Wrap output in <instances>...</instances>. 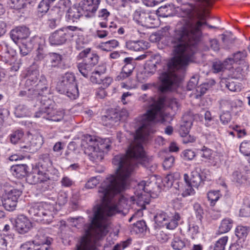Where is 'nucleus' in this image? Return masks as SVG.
Segmentation results:
<instances>
[{"label": "nucleus", "instance_id": "a211bd4d", "mask_svg": "<svg viewBox=\"0 0 250 250\" xmlns=\"http://www.w3.org/2000/svg\"><path fill=\"white\" fill-rule=\"evenodd\" d=\"M80 9L83 11L87 12L86 16L91 17L97 11L98 5L89 0H83L79 4Z\"/></svg>", "mask_w": 250, "mask_h": 250}, {"label": "nucleus", "instance_id": "aec40b11", "mask_svg": "<svg viewBox=\"0 0 250 250\" xmlns=\"http://www.w3.org/2000/svg\"><path fill=\"white\" fill-rule=\"evenodd\" d=\"M102 120L104 122V125L111 127L118 125L120 120L119 113L114 111L110 112L107 115L102 117Z\"/></svg>", "mask_w": 250, "mask_h": 250}, {"label": "nucleus", "instance_id": "49530a36", "mask_svg": "<svg viewBox=\"0 0 250 250\" xmlns=\"http://www.w3.org/2000/svg\"><path fill=\"white\" fill-rule=\"evenodd\" d=\"M23 132L21 130H17L13 131L9 136L10 140L13 144H17L22 137Z\"/></svg>", "mask_w": 250, "mask_h": 250}, {"label": "nucleus", "instance_id": "412c9836", "mask_svg": "<svg viewBox=\"0 0 250 250\" xmlns=\"http://www.w3.org/2000/svg\"><path fill=\"white\" fill-rule=\"evenodd\" d=\"M247 178L248 176L246 173L239 169L234 171L231 175L232 181L237 186H239L245 184L247 182Z\"/></svg>", "mask_w": 250, "mask_h": 250}, {"label": "nucleus", "instance_id": "bf43d9fd", "mask_svg": "<svg viewBox=\"0 0 250 250\" xmlns=\"http://www.w3.org/2000/svg\"><path fill=\"white\" fill-rule=\"evenodd\" d=\"M201 151L202 152L201 154V157L204 159L205 161L210 160L211 159L212 154V151L211 149L204 146Z\"/></svg>", "mask_w": 250, "mask_h": 250}, {"label": "nucleus", "instance_id": "79ce46f5", "mask_svg": "<svg viewBox=\"0 0 250 250\" xmlns=\"http://www.w3.org/2000/svg\"><path fill=\"white\" fill-rule=\"evenodd\" d=\"M171 245L175 250H182L186 247V242L179 237H175L173 239Z\"/></svg>", "mask_w": 250, "mask_h": 250}, {"label": "nucleus", "instance_id": "4c0bfd02", "mask_svg": "<svg viewBox=\"0 0 250 250\" xmlns=\"http://www.w3.org/2000/svg\"><path fill=\"white\" fill-rule=\"evenodd\" d=\"M237 104H241L240 100L223 101L220 103V109L223 111L224 110H230L233 107H236Z\"/></svg>", "mask_w": 250, "mask_h": 250}, {"label": "nucleus", "instance_id": "2eb2a0df", "mask_svg": "<svg viewBox=\"0 0 250 250\" xmlns=\"http://www.w3.org/2000/svg\"><path fill=\"white\" fill-rule=\"evenodd\" d=\"M135 199L134 200L138 206L140 207L139 210L146 208V205L148 204L150 200V195L148 191H144L141 192L135 191Z\"/></svg>", "mask_w": 250, "mask_h": 250}, {"label": "nucleus", "instance_id": "7c9ffc66", "mask_svg": "<svg viewBox=\"0 0 250 250\" xmlns=\"http://www.w3.org/2000/svg\"><path fill=\"white\" fill-rule=\"evenodd\" d=\"M180 219L178 213H176L171 218H168L167 222L164 223V225L167 228L169 229H173L177 227L178 224V221Z\"/></svg>", "mask_w": 250, "mask_h": 250}, {"label": "nucleus", "instance_id": "a19ab883", "mask_svg": "<svg viewBox=\"0 0 250 250\" xmlns=\"http://www.w3.org/2000/svg\"><path fill=\"white\" fill-rule=\"evenodd\" d=\"M40 159L41 162L39 163V165L42 167L44 171L46 170L49 167L51 166L52 163L48 154H42L41 155Z\"/></svg>", "mask_w": 250, "mask_h": 250}, {"label": "nucleus", "instance_id": "f257e3e1", "mask_svg": "<svg viewBox=\"0 0 250 250\" xmlns=\"http://www.w3.org/2000/svg\"><path fill=\"white\" fill-rule=\"evenodd\" d=\"M146 112L138 119V128L134 141L130 144L126 154L114 156L113 164L116 167V176L107 177L98 189V195L103 202L93 208V216H89L90 223L84 226L85 234L81 238L77 250H96V242L109 231L110 217L116 213L125 215L127 212V200L122 196L115 204L114 195L126 189L130 177L139 164L153 172L156 165H153L146 157L142 143L153 131L152 125L155 122L164 123L165 120L164 100L155 101L152 97L148 101Z\"/></svg>", "mask_w": 250, "mask_h": 250}, {"label": "nucleus", "instance_id": "774afa93", "mask_svg": "<svg viewBox=\"0 0 250 250\" xmlns=\"http://www.w3.org/2000/svg\"><path fill=\"white\" fill-rule=\"evenodd\" d=\"M163 181L165 186L168 188L171 187L175 182L174 179V175L173 174H167L164 178Z\"/></svg>", "mask_w": 250, "mask_h": 250}, {"label": "nucleus", "instance_id": "680f3d73", "mask_svg": "<svg viewBox=\"0 0 250 250\" xmlns=\"http://www.w3.org/2000/svg\"><path fill=\"white\" fill-rule=\"evenodd\" d=\"M36 55L35 57L36 61H41L44 59L46 60V56L42 47L39 46L36 51Z\"/></svg>", "mask_w": 250, "mask_h": 250}, {"label": "nucleus", "instance_id": "13d9d810", "mask_svg": "<svg viewBox=\"0 0 250 250\" xmlns=\"http://www.w3.org/2000/svg\"><path fill=\"white\" fill-rule=\"evenodd\" d=\"M199 80V77L197 75L193 76L189 81L187 85V89L192 90L196 87Z\"/></svg>", "mask_w": 250, "mask_h": 250}, {"label": "nucleus", "instance_id": "4468645a", "mask_svg": "<svg viewBox=\"0 0 250 250\" xmlns=\"http://www.w3.org/2000/svg\"><path fill=\"white\" fill-rule=\"evenodd\" d=\"M32 227V223L25 216L21 215L16 220V228L20 233L28 232Z\"/></svg>", "mask_w": 250, "mask_h": 250}, {"label": "nucleus", "instance_id": "ddd939ff", "mask_svg": "<svg viewBox=\"0 0 250 250\" xmlns=\"http://www.w3.org/2000/svg\"><path fill=\"white\" fill-rule=\"evenodd\" d=\"M90 50V48L84 49L79 53L78 57L80 59L85 58L83 62L88 64H90V66L93 67L98 63L99 57L95 54H91Z\"/></svg>", "mask_w": 250, "mask_h": 250}, {"label": "nucleus", "instance_id": "bb28decb", "mask_svg": "<svg viewBox=\"0 0 250 250\" xmlns=\"http://www.w3.org/2000/svg\"><path fill=\"white\" fill-rule=\"evenodd\" d=\"M174 9L170 5L161 6L157 10L158 15L162 17H168L173 15Z\"/></svg>", "mask_w": 250, "mask_h": 250}, {"label": "nucleus", "instance_id": "9d476101", "mask_svg": "<svg viewBox=\"0 0 250 250\" xmlns=\"http://www.w3.org/2000/svg\"><path fill=\"white\" fill-rule=\"evenodd\" d=\"M62 61V56L56 53H50L46 56V60L44 65L49 70L58 68L61 66Z\"/></svg>", "mask_w": 250, "mask_h": 250}, {"label": "nucleus", "instance_id": "de8ad7c7", "mask_svg": "<svg viewBox=\"0 0 250 250\" xmlns=\"http://www.w3.org/2000/svg\"><path fill=\"white\" fill-rule=\"evenodd\" d=\"M248 228L247 227L238 226L235 229V234L239 239H244L248 234Z\"/></svg>", "mask_w": 250, "mask_h": 250}, {"label": "nucleus", "instance_id": "a18cd8bd", "mask_svg": "<svg viewBox=\"0 0 250 250\" xmlns=\"http://www.w3.org/2000/svg\"><path fill=\"white\" fill-rule=\"evenodd\" d=\"M192 125L191 121L184 122L181 125L179 130L181 136L189 134V130Z\"/></svg>", "mask_w": 250, "mask_h": 250}, {"label": "nucleus", "instance_id": "a878e982", "mask_svg": "<svg viewBox=\"0 0 250 250\" xmlns=\"http://www.w3.org/2000/svg\"><path fill=\"white\" fill-rule=\"evenodd\" d=\"M83 12L80 8L79 6L77 7H72L69 9L66 14V17L68 20H71L73 21L79 19L83 15Z\"/></svg>", "mask_w": 250, "mask_h": 250}, {"label": "nucleus", "instance_id": "052dcab7", "mask_svg": "<svg viewBox=\"0 0 250 250\" xmlns=\"http://www.w3.org/2000/svg\"><path fill=\"white\" fill-rule=\"evenodd\" d=\"M134 229L138 232H143L146 229V222L143 221H137L134 225Z\"/></svg>", "mask_w": 250, "mask_h": 250}, {"label": "nucleus", "instance_id": "5701e85b", "mask_svg": "<svg viewBox=\"0 0 250 250\" xmlns=\"http://www.w3.org/2000/svg\"><path fill=\"white\" fill-rule=\"evenodd\" d=\"M27 167L25 165H17L12 166L10 171L14 176L21 179L27 175Z\"/></svg>", "mask_w": 250, "mask_h": 250}, {"label": "nucleus", "instance_id": "864d4df0", "mask_svg": "<svg viewBox=\"0 0 250 250\" xmlns=\"http://www.w3.org/2000/svg\"><path fill=\"white\" fill-rule=\"evenodd\" d=\"M169 218L166 213L164 212H160L158 213L155 216V220L158 224L164 225V223L167 222V219Z\"/></svg>", "mask_w": 250, "mask_h": 250}, {"label": "nucleus", "instance_id": "72a5a7b5", "mask_svg": "<svg viewBox=\"0 0 250 250\" xmlns=\"http://www.w3.org/2000/svg\"><path fill=\"white\" fill-rule=\"evenodd\" d=\"M61 93L66 95L71 99H76L79 95V91L77 84H72L71 86L66 88V91L64 93Z\"/></svg>", "mask_w": 250, "mask_h": 250}, {"label": "nucleus", "instance_id": "b1692460", "mask_svg": "<svg viewBox=\"0 0 250 250\" xmlns=\"http://www.w3.org/2000/svg\"><path fill=\"white\" fill-rule=\"evenodd\" d=\"M52 239L45 235L42 230H39L35 236V240L33 241L36 244L42 246H49L51 244Z\"/></svg>", "mask_w": 250, "mask_h": 250}, {"label": "nucleus", "instance_id": "37998d69", "mask_svg": "<svg viewBox=\"0 0 250 250\" xmlns=\"http://www.w3.org/2000/svg\"><path fill=\"white\" fill-rule=\"evenodd\" d=\"M7 4L11 8L20 9L24 7L26 2L25 0H8Z\"/></svg>", "mask_w": 250, "mask_h": 250}, {"label": "nucleus", "instance_id": "3c124183", "mask_svg": "<svg viewBox=\"0 0 250 250\" xmlns=\"http://www.w3.org/2000/svg\"><path fill=\"white\" fill-rule=\"evenodd\" d=\"M219 191H210L208 193V200L210 202V205L214 206L220 198Z\"/></svg>", "mask_w": 250, "mask_h": 250}, {"label": "nucleus", "instance_id": "f704fd0d", "mask_svg": "<svg viewBox=\"0 0 250 250\" xmlns=\"http://www.w3.org/2000/svg\"><path fill=\"white\" fill-rule=\"evenodd\" d=\"M229 63V60L227 59L223 62L221 61H216L213 62L212 64V70L214 73H219L223 71L226 69V66Z\"/></svg>", "mask_w": 250, "mask_h": 250}, {"label": "nucleus", "instance_id": "e2e57ef3", "mask_svg": "<svg viewBox=\"0 0 250 250\" xmlns=\"http://www.w3.org/2000/svg\"><path fill=\"white\" fill-rule=\"evenodd\" d=\"M193 208L196 217L200 221H201L204 214V211L201 205L198 203H195L194 205Z\"/></svg>", "mask_w": 250, "mask_h": 250}, {"label": "nucleus", "instance_id": "338daca9", "mask_svg": "<svg viewBox=\"0 0 250 250\" xmlns=\"http://www.w3.org/2000/svg\"><path fill=\"white\" fill-rule=\"evenodd\" d=\"M183 158L185 160H191L195 156V152L191 149H187L184 150L183 153Z\"/></svg>", "mask_w": 250, "mask_h": 250}, {"label": "nucleus", "instance_id": "f03ea898", "mask_svg": "<svg viewBox=\"0 0 250 250\" xmlns=\"http://www.w3.org/2000/svg\"><path fill=\"white\" fill-rule=\"evenodd\" d=\"M177 12L183 18L177 25V29L171 40L173 58L168 63V71L160 76L161 90H171L177 86L180 81L178 74L172 71H185L198 50L202 26L207 24L205 16L196 7L190 3L177 7Z\"/></svg>", "mask_w": 250, "mask_h": 250}, {"label": "nucleus", "instance_id": "ea45409f", "mask_svg": "<svg viewBox=\"0 0 250 250\" xmlns=\"http://www.w3.org/2000/svg\"><path fill=\"white\" fill-rule=\"evenodd\" d=\"M232 227V220L226 218L222 220L219 228V231L221 233H224L228 232Z\"/></svg>", "mask_w": 250, "mask_h": 250}, {"label": "nucleus", "instance_id": "0e129e2a", "mask_svg": "<svg viewBox=\"0 0 250 250\" xmlns=\"http://www.w3.org/2000/svg\"><path fill=\"white\" fill-rule=\"evenodd\" d=\"M12 55L10 56L9 54V51H8L7 53L5 54L3 61L6 63H8L10 65L12 64L15 61V52L12 51Z\"/></svg>", "mask_w": 250, "mask_h": 250}, {"label": "nucleus", "instance_id": "c756f323", "mask_svg": "<svg viewBox=\"0 0 250 250\" xmlns=\"http://www.w3.org/2000/svg\"><path fill=\"white\" fill-rule=\"evenodd\" d=\"M77 67L82 75L85 78L88 77L93 68L90 64H88L83 61L78 63Z\"/></svg>", "mask_w": 250, "mask_h": 250}, {"label": "nucleus", "instance_id": "4be33fe9", "mask_svg": "<svg viewBox=\"0 0 250 250\" xmlns=\"http://www.w3.org/2000/svg\"><path fill=\"white\" fill-rule=\"evenodd\" d=\"M41 103L42 104V106L39 111L35 113V117L47 120V105H50L52 101L49 99L46 100V97L43 95L41 99Z\"/></svg>", "mask_w": 250, "mask_h": 250}, {"label": "nucleus", "instance_id": "cd10ccee", "mask_svg": "<svg viewBox=\"0 0 250 250\" xmlns=\"http://www.w3.org/2000/svg\"><path fill=\"white\" fill-rule=\"evenodd\" d=\"M118 45L119 42L116 40H112L101 43L99 45V48L103 51L109 52Z\"/></svg>", "mask_w": 250, "mask_h": 250}, {"label": "nucleus", "instance_id": "f3484780", "mask_svg": "<svg viewBox=\"0 0 250 250\" xmlns=\"http://www.w3.org/2000/svg\"><path fill=\"white\" fill-rule=\"evenodd\" d=\"M81 147L84 151L86 149L89 150L96 148L100 146L99 140L91 135H84L81 141Z\"/></svg>", "mask_w": 250, "mask_h": 250}, {"label": "nucleus", "instance_id": "c03bdc74", "mask_svg": "<svg viewBox=\"0 0 250 250\" xmlns=\"http://www.w3.org/2000/svg\"><path fill=\"white\" fill-rule=\"evenodd\" d=\"M67 222L71 226L80 228L83 226L84 220L82 217L79 216L76 218L70 217L67 219Z\"/></svg>", "mask_w": 250, "mask_h": 250}, {"label": "nucleus", "instance_id": "1a4fd4ad", "mask_svg": "<svg viewBox=\"0 0 250 250\" xmlns=\"http://www.w3.org/2000/svg\"><path fill=\"white\" fill-rule=\"evenodd\" d=\"M109 147V145L100 144V146L97 147L90 150L86 149L84 152L88 156L90 160L97 163L101 161L104 158L103 149L104 148L108 149Z\"/></svg>", "mask_w": 250, "mask_h": 250}, {"label": "nucleus", "instance_id": "9b49d317", "mask_svg": "<svg viewBox=\"0 0 250 250\" xmlns=\"http://www.w3.org/2000/svg\"><path fill=\"white\" fill-rule=\"evenodd\" d=\"M29 34V30L27 27L19 26L11 31L10 36L12 40L17 43L19 41L27 38Z\"/></svg>", "mask_w": 250, "mask_h": 250}, {"label": "nucleus", "instance_id": "6e6d98bb", "mask_svg": "<svg viewBox=\"0 0 250 250\" xmlns=\"http://www.w3.org/2000/svg\"><path fill=\"white\" fill-rule=\"evenodd\" d=\"M156 68V65L148 61L146 64L144 70L145 71L146 73H147L150 76L155 73Z\"/></svg>", "mask_w": 250, "mask_h": 250}, {"label": "nucleus", "instance_id": "6ab92c4d", "mask_svg": "<svg viewBox=\"0 0 250 250\" xmlns=\"http://www.w3.org/2000/svg\"><path fill=\"white\" fill-rule=\"evenodd\" d=\"M221 84L222 86H224L232 92H239L242 88L241 84L234 80V78L222 79Z\"/></svg>", "mask_w": 250, "mask_h": 250}, {"label": "nucleus", "instance_id": "8fccbe9b", "mask_svg": "<svg viewBox=\"0 0 250 250\" xmlns=\"http://www.w3.org/2000/svg\"><path fill=\"white\" fill-rule=\"evenodd\" d=\"M101 179L100 176L92 177L85 185V188L87 189L93 188L95 187L101 181Z\"/></svg>", "mask_w": 250, "mask_h": 250}, {"label": "nucleus", "instance_id": "20e7f679", "mask_svg": "<svg viewBox=\"0 0 250 250\" xmlns=\"http://www.w3.org/2000/svg\"><path fill=\"white\" fill-rule=\"evenodd\" d=\"M56 212L55 205L47 202L34 205L28 209V213L33 220L43 224L51 223Z\"/></svg>", "mask_w": 250, "mask_h": 250}, {"label": "nucleus", "instance_id": "473e14b6", "mask_svg": "<svg viewBox=\"0 0 250 250\" xmlns=\"http://www.w3.org/2000/svg\"><path fill=\"white\" fill-rule=\"evenodd\" d=\"M61 93L66 95L71 99H76L79 95V91L77 84H72L71 86L66 88V91L64 93Z\"/></svg>", "mask_w": 250, "mask_h": 250}, {"label": "nucleus", "instance_id": "58836bf2", "mask_svg": "<svg viewBox=\"0 0 250 250\" xmlns=\"http://www.w3.org/2000/svg\"><path fill=\"white\" fill-rule=\"evenodd\" d=\"M228 240V237L224 236L217 240L213 246H210V248L212 250H225Z\"/></svg>", "mask_w": 250, "mask_h": 250}, {"label": "nucleus", "instance_id": "2f4dec72", "mask_svg": "<svg viewBox=\"0 0 250 250\" xmlns=\"http://www.w3.org/2000/svg\"><path fill=\"white\" fill-rule=\"evenodd\" d=\"M247 56V53L246 50L239 51L233 54L232 58H229V60L230 64L233 62H238L244 60Z\"/></svg>", "mask_w": 250, "mask_h": 250}, {"label": "nucleus", "instance_id": "0eeeda50", "mask_svg": "<svg viewBox=\"0 0 250 250\" xmlns=\"http://www.w3.org/2000/svg\"><path fill=\"white\" fill-rule=\"evenodd\" d=\"M155 16L141 9L136 10L133 14V20L139 24L150 27L154 24Z\"/></svg>", "mask_w": 250, "mask_h": 250}, {"label": "nucleus", "instance_id": "7ed1b4c3", "mask_svg": "<svg viewBox=\"0 0 250 250\" xmlns=\"http://www.w3.org/2000/svg\"><path fill=\"white\" fill-rule=\"evenodd\" d=\"M26 77L25 85L27 90L21 91L19 94L20 96L27 95L30 98L34 99L49 93L47 80L44 75H40L39 70L29 69Z\"/></svg>", "mask_w": 250, "mask_h": 250}, {"label": "nucleus", "instance_id": "4d7b16f0", "mask_svg": "<svg viewBox=\"0 0 250 250\" xmlns=\"http://www.w3.org/2000/svg\"><path fill=\"white\" fill-rule=\"evenodd\" d=\"M231 115L228 110H226L225 112H223L220 115V119L221 123L223 125H227L231 120Z\"/></svg>", "mask_w": 250, "mask_h": 250}, {"label": "nucleus", "instance_id": "c9c22d12", "mask_svg": "<svg viewBox=\"0 0 250 250\" xmlns=\"http://www.w3.org/2000/svg\"><path fill=\"white\" fill-rule=\"evenodd\" d=\"M55 0H42L39 3L38 9V13L45 14L49 10L50 5Z\"/></svg>", "mask_w": 250, "mask_h": 250}, {"label": "nucleus", "instance_id": "69168bd1", "mask_svg": "<svg viewBox=\"0 0 250 250\" xmlns=\"http://www.w3.org/2000/svg\"><path fill=\"white\" fill-rule=\"evenodd\" d=\"M174 162V158L173 156H170L166 157L163 162V167L164 168L167 169L172 167L173 165Z\"/></svg>", "mask_w": 250, "mask_h": 250}, {"label": "nucleus", "instance_id": "39448f33", "mask_svg": "<svg viewBox=\"0 0 250 250\" xmlns=\"http://www.w3.org/2000/svg\"><path fill=\"white\" fill-rule=\"evenodd\" d=\"M78 27L68 26L65 28H61L52 33L49 41L51 45H59L64 43L67 40H72L77 36L75 31L80 30Z\"/></svg>", "mask_w": 250, "mask_h": 250}, {"label": "nucleus", "instance_id": "393cba45", "mask_svg": "<svg viewBox=\"0 0 250 250\" xmlns=\"http://www.w3.org/2000/svg\"><path fill=\"white\" fill-rule=\"evenodd\" d=\"M126 46L129 50L139 51L146 48V45L143 41H128L126 42Z\"/></svg>", "mask_w": 250, "mask_h": 250}, {"label": "nucleus", "instance_id": "09e8293b", "mask_svg": "<svg viewBox=\"0 0 250 250\" xmlns=\"http://www.w3.org/2000/svg\"><path fill=\"white\" fill-rule=\"evenodd\" d=\"M192 187H193L190 183H187L184 187H181L179 190L182 191V195L183 197H187L194 194V190Z\"/></svg>", "mask_w": 250, "mask_h": 250}, {"label": "nucleus", "instance_id": "5fc2aeb1", "mask_svg": "<svg viewBox=\"0 0 250 250\" xmlns=\"http://www.w3.org/2000/svg\"><path fill=\"white\" fill-rule=\"evenodd\" d=\"M40 178L38 175V173H31L27 175L26 180L27 182L31 185L39 184Z\"/></svg>", "mask_w": 250, "mask_h": 250}, {"label": "nucleus", "instance_id": "423d86ee", "mask_svg": "<svg viewBox=\"0 0 250 250\" xmlns=\"http://www.w3.org/2000/svg\"><path fill=\"white\" fill-rule=\"evenodd\" d=\"M21 190L12 188L9 191L5 190L2 198V204L4 208L8 211H13L17 205L18 200L21 195Z\"/></svg>", "mask_w": 250, "mask_h": 250}, {"label": "nucleus", "instance_id": "6e6552de", "mask_svg": "<svg viewBox=\"0 0 250 250\" xmlns=\"http://www.w3.org/2000/svg\"><path fill=\"white\" fill-rule=\"evenodd\" d=\"M208 171L206 169H201L200 167H195L191 172L190 184L196 188L200 186L203 182L208 179Z\"/></svg>", "mask_w": 250, "mask_h": 250}, {"label": "nucleus", "instance_id": "603ef678", "mask_svg": "<svg viewBox=\"0 0 250 250\" xmlns=\"http://www.w3.org/2000/svg\"><path fill=\"white\" fill-rule=\"evenodd\" d=\"M239 149L243 155H250V140L243 142L240 146Z\"/></svg>", "mask_w": 250, "mask_h": 250}, {"label": "nucleus", "instance_id": "c85d7f7f", "mask_svg": "<svg viewBox=\"0 0 250 250\" xmlns=\"http://www.w3.org/2000/svg\"><path fill=\"white\" fill-rule=\"evenodd\" d=\"M70 6V2L67 0H60L58 5L55 8L54 10L57 11L59 14L61 16L65 12H68Z\"/></svg>", "mask_w": 250, "mask_h": 250}, {"label": "nucleus", "instance_id": "dca6fc26", "mask_svg": "<svg viewBox=\"0 0 250 250\" xmlns=\"http://www.w3.org/2000/svg\"><path fill=\"white\" fill-rule=\"evenodd\" d=\"M47 105V120L55 122L61 121L64 116V111L62 109L54 108L51 106Z\"/></svg>", "mask_w": 250, "mask_h": 250}, {"label": "nucleus", "instance_id": "e433bc0d", "mask_svg": "<svg viewBox=\"0 0 250 250\" xmlns=\"http://www.w3.org/2000/svg\"><path fill=\"white\" fill-rule=\"evenodd\" d=\"M104 71L105 69L104 68L103 71L96 70L92 72L91 75L90 77V81L94 83H101L102 78H104V77L102 76V75L104 72Z\"/></svg>", "mask_w": 250, "mask_h": 250}, {"label": "nucleus", "instance_id": "f8f14e48", "mask_svg": "<svg viewBox=\"0 0 250 250\" xmlns=\"http://www.w3.org/2000/svg\"><path fill=\"white\" fill-rule=\"evenodd\" d=\"M75 78L72 73H66L62 77L61 82L58 84L57 89L60 93H64L67 88L71 86L72 84H76Z\"/></svg>", "mask_w": 250, "mask_h": 250}]
</instances>
